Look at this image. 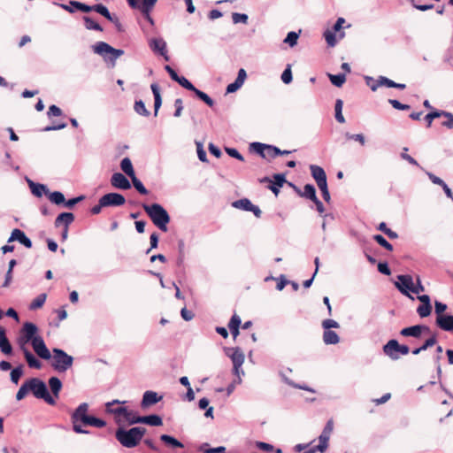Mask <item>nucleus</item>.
Returning <instances> with one entry per match:
<instances>
[{
  "label": "nucleus",
  "mask_w": 453,
  "mask_h": 453,
  "mask_svg": "<svg viewBox=\"0 0 453 453\" xmlns=\"http://www.w3.org/2000/svg\"><path fill=\"white\" fill-rule=\"evenodd\" d=\"M292 72H291V66L290 65H288L286 69L283 71L281 74V81L285 84H289L292 81Z\"/></svg>",
  "instance_id": "nucleus-62"
},
{
  "label": "nucleus",
  "mask_w": 453,
  "mask_h": 453,
  "mask_svg": "<svg viewBox=\"0 0 453 453\" xmlns=\"http://www.w3.org/2000/svg\"><path fill=\"white\" fill-rule=\"evenodd\" d=\"M28 392H30V385H29V380L27 379L23 382V384L18 390V392L16 394V399L18 401L24 399V397L27 395V394Z\"/></svg>",
  "instance_id": "nucleus-43"
},
{
  "label": "nucleus",
  "mask_w": 453,
  "mask_h": 453,
  "mask_svg": "<svg viewBox=\"0 0 453 453\" xmlns=\"http://www.w3.org/2000/svg\"><path fill=\"white\" fill-rule=\"evenodd\" d=\"M160 441L171 449L183 448L184 445L175 437L169 434H161Z\"/></svg>",
  "instance_id": "nucleus-29"
},
{
  "label": "nucleus",
  "mask_w": 453,
  "mask_h": 453,
  "mask_svg": "<svg viewBox=\"0 0 453 453\" xmlns=\"http://www.w3.org/2000/svg\"><path fill=\"white\" fill-rule=\"evenodd\" d=\"M330 81L335 87H342L346 81L345 73H338V74H328Z\"/></svg>",
  "instance_id": "nucleus-44"
},
{
  "label": "nucleus",
  "mask_w": 453,
  "mask_h": 453,
  "mask_svg": "<svg viewBox=\"0 0 453 453\" xmlns=\"http://www.w3.org/2000/svg\"><path fill=\"white\" fill-rule=\"evenodd\" d=\"M142 416L138 415L135 411L127 409V414H125L124 418L128 425L142 424Z\"/></svg>",
  "instance_id": "nucleus-39"
},
{
  "label": "nucleus",
  "mask_w": 453,
  "mask_h": 453,
  "mask_svg": "<svg viewBox=\"0 0 453 453\" xmlns=\"http://www.w3.org/2000/svg\"><path fill=\"white\" fill-rule=\"evenodd\" d=\"M22 375H23V365H19L17 367L12 369L11 373H10L11 381L15 385H18Z\"/></svg>",
  "instance_id": "nucleus-40"
},
{
  "label": "nucleus",
  "mask_w": 453,
  "mask_h": 453,
  "mask_svg": "<svg viewBox=\"0 0 453 453\" xmlns=\"http://www.w3.org/2000/svg\"><path fill=\"white\" fill-rule=\"evenodd\" d=\"M435 324L443 331L453 332V315L446 314L436 317Z\"/></svg>",
  "instance_id": "nucleus-24"
},
{
  "label": "nucleus",
  "mask_w": 453,
  "mask_h": 453,
  "mask_svg": "<svg viewBox=\"0 0 453 453\" xmlns=\"http://www.w3.org/2000/svg\"><path fill=\"white\" fill-rule=\"evenodd\" d=\"M423 332H430L429 326L426 325H414L404 327L400 331V334L404 337L420 338Z\"/></svg>",
  "instance_id": "nucleus-17"
},
{
  "label": "nucleus",
  "mask_w": 453,
  "mask_h": 453,
  "mask_svg": "<svg viewBox=\"0 0 453 453\" xmlns=\"http://www.w3.org/2000/svg\"><path fill=\"white\" fill-rule=\"evenodd\" d=\"M146 431V428L143 426L126 428L119 426L115 430V438L121 446L127 449H133L141 443Z\"/></svg>",
  "instance_id": "nucleus-2"
},
{
  "label": "nucleus",
  "mask_w": 453,
  "mask_h": 453,
  "mask_svg": "<svg viewBox=\"0 0 453 453\" xmlns=\"http://www.w3.org/2000/svg\"><path fill=\"white\" fill-rule=\"evenodd\" d=\"M334 422L332 419L328 420L321 433L319 436V444L313 447L319 452L324 453L328 448V441L330 439V435L333 432Z\"/></svg>",
  "instance_id": "nucleus-12"
},
{
  "label": "nucleus",
  "mask_w": 453,
  "mask_h": 453,
  "mask_svg": "<svg viewBox=\"0 0 453 453\" xmlns=\"http://www.w3.org/2000/svg\"><path fill=\"white\" fill-rule=\"evenodd\" d=\"M441 117V111H434L427 113L425 116V120L426 121V126L429 127L432 125V122L434 119Z\"/></svg>",
  "instance_id": "nucleus-63"
},
{
  "label": "nucleus",
  "mask_w": 453,
  "mask_h": 453,
  "mask_svg": "<svg viewBox=\"0 0 453 453\" xmlns=\"http://www.w3.org/2000/svg\"><path fill=\"white\" fill-rule=\"evenodd\" d=\"M51 358V366L58 372H65L73 366L74 360L73 356L59 348L52 349Z\"/></svg>",
  "instance_id": "nucleus-5"
},
{
  "label": "nucleus",
  "mask_w": 453,
  "mask_h": 453,
  "mask_svg": "<svg viewBox=\"0 0 453 453\" xmlns=\"http://www.w3.org/2000/svg\"><path fill=\"white\" fill-rule=\"evenodd\" d=\"M252 203L249 198H242L232 203V206L244 211H250Z\"/></svg>",
  "instance_id": "nucleus-37"
},
{
  "label": "nucleus",
  "mask_w": 453,
  "mask_h": 453,
  "mask_svg": "<svg viewBox=\"0 0 453 453\" xmlns=\"http://www.w3.org/2000/svg\"><path fill=\"white\" fill-rule=\"evenodd\" d=\"M89 405L87 403H81L72 413L71 422L73 431L76 434H88L89 430L84 429L83 426H88L90 416L88 414Z\"/></svg>",
  "instance_id": "nucleus-4"
},
{
  "label": "nucleus",
  "mask_w": 453,
  "mask_h": 453,
  "mask_svg": "<svg viewBox=\"0 0 453 453\" xmlns=\"http://www.w3.org/2000/svg\"><path fill=\"white\" fill-rule=\"evenodd\" d=\"M195 95L205 103L209 107H212L214 105V101L204 92L196 88V90L193 91Z\"/></svg>",
  "instance_id": "nucleus-46"
},
{
  "label": "nucleus",
  "mask_w": 453,
  "mask_h": 453,
  "mask_svg": "<svg viewBox=\"0 0 453 453\" xmlns=\"http://www.w3.org/2000/svg\"><path fill=\"white\" fill-rule=\"evenodd\" d=\"M397 281L395 282L396 288L403 294L413 299L410 295L411 292L413 279L409 274H400L397 276Z\"/></svg>",
  "instance_id": "nucleus-14"
},
{
  "label": "nucleus",
  "mask_w": 453,
  "mask_h": 453,
  "mask_svg": "<svg viewBox=\"0 0 453 453\" xmlns=\"http://www.w3.org/2000/svg\"><path fill=\"white\" fill-rule=\"evenodd\" d=\"M111 184L119 189L127 190L131 188V183L128 179L121 173H115L111 175Z\"/></svg>",
  "instance_id": "nucleus-20"
},
{
  "label": "nucleus",
  "mask_w": 453,
  "mask_h": 453,
  "mask_svg": "<svg viewBox=\"0 0 453 453\" xmlns=\"http://www.w3.org/2000/svg\"><path fill=\"white\" fill-rule=\"evenodd\" d=\"M75 4H81V2H78V1H75V0H71L69 1V4H59V3H54L55 5L62 8L63 10L68 12L69 13H73L75 12L76 9V6L73 5Z\"/></svg>",
  "instance_id": "nucleus-50"
},
{
  "label": "nucleus",
  "mask_w": 453,
  "mask_h": 453,
  "mask_svg": "<svg viewBox=\"0 0 453 453\" xmlns=\"http://www.w3.org/2000/svg\"><path fill=\"white\" fill-rule=\"evenodd\" d=\"M323 341L326 345L337 344L340 342V337L334 331L324 330Z\"/></svg>",
  "instance_id": "nucleus-34"
},
{
  "label": "nucleus",
  "mask_w": 453,
  "mask_h": 453,
  "mask_svg": "<svg viewBox=\"0 0 453 453\" xmlns=\"http://www.w3.org/2000/svg\"><path fill=\"white\" fill-rule=\"evenodd\" d=\"M132 184L137 192L141 195L146 196L149 194V190L144 187L143 183L134 175L131 178Z\"/></svg>",
  "instance_id": "nucleus-42"
},
{
  "label": "nucleus",
  "mask_w": 453,
  "mask_h": 453,
  "mask_svg": "<svg viewBox=\"0 0 453 453\" xmlns=\"http://www.w3.org/2000/svg\"><path fill=\"white\" fill-rule=\"evenodd\" d=\"M298 37V33L291 31L288 33L286 38L284 39V42L288 44L290 47H294L297 44Z\"/></svg>",
  "instance_id": "nucleus-49"
},
{
  "label": "nucleus",
  "mask_w": 453,
  "mask_h": 453,
  "mask_svg": "<svg viewBox=\"0 0 453 453\" xmlns=\"http://www.w3.org/2000/svg\"><path fill=\"white\" fill-rule=\"evenodd\" d=\"M120 168L130 179L135 175L133 164L129 157H124L121 160Z\"/></svg>",
  "instance_id": "nucleus-36"
},
{
  "label": "nucleus",
  "mask_w": 453,
  "mask_h": 453,
  "mask_svg": "<svg viewBox=\"0 0 453 453\" xmlns=\"http://www.w3.org/2000/svg\"><path fill=\"white\" fill-rule=\"evenodd\" d=\"M196 153H197V157H198L199 160L203 163L208 162L206 150L203 148V143H196Z\"/></svg>",
  "instance_id": "nucleus-58"
},
{
  "label": "nucleus",
  "mask_w": 453,
  "mask_h": 453,
  "mask_svg": "<svg viewBox=\"0 0 453 453\" xmlns=\"http://www.w3.org/2000/svg\"><path fill=\"white\" fill-rule=\"evenodd\" d=\"M184 249H185L184 241L183 240H180L178 242V253H179V256H178V258H177V265L178 266H180L183 264L184 257H185Z\"/></svg>",
  "instance_id": "nucleus-54"
},
{
  "label": "nucleus",
  "mask_w": 453,
  "mask_h": 453,
  "mask_svg": "<svg viewBox=\"0 0 453 453\" xmlns=\"http://www.w3.org/2000/svg\"><path fill=\"white\" fill-rule=\"evenodd\" d=\"M426 175L428 176L429 180L434 184L441 186V188L443 189L446 196L450 198L453 201V193L443 180H441L440 177L434 175V173H432L430 172H426Z\"/></svg>",
  "instance_id": "nucleus-26"
},
{
  "label": "nucleus",
  "mask_w": 453,
  "mask_h": 453,
  "mask_svg": "<svg viewBox=\"0 0 453 453\" xmlns=\"http://www.w3.org/2000/svg\"><path fill=\"white\" fill-rule=\"evenodd\" d=\"M30 392L37 399H42L50 405H55L56 400L50 394L47 384L39 378H30Z\"/></svg>",
  "instance_id": "nucleus-6"
},
{
  "label": "nucleus",
  "mask_w": 453,
  "mask_h": 453,
  "mask_svg": "<svg viewBox=\"0 0 453 453\" xmlns=\"http://www.w3.org/2000/svg\"><path fill=\"white\" fill-rule=\"evenodd\" d=\"M142 206L152 223L158 229L163 232H166L168 230L167 225L169 224L171 218L163 205L154 203L151 204L142 203Z\"/></svg>",
  "instance_id": "nucleus-3"
},
{
  "label": "nucleus",
  "mask_w": 453,
  "mask_h": 453,
  "mask_svg": "<svg viewBox=\"0 0 453 453\" xmlns=\"http://www.w3.org/2000/svg\"><path fill=\"white\" fill-rule=\"evenodd\" d=\"M383 352L391 360H398L401 355L409 354L410 348L405 344H400L395 339H391L383 346Z\"/></svg>",
  "instance_id": "nucleus-7"
},
{
  "label": "nucleus",
  "mask_w": 453,
  "mask_h": 453,
  "mask_svg": "<svg viewBox=\"0 0 453 453\" xmlns=\"http://www.w3.org/2000/svg\"><path fill=\"white\" fill-rule=\"evenodd\" d=\"M310 170H311V176L315 180L317 185L323 184L324 181L325 182L327 181L326 172L321 166H319L316 165H311Z\"/></svg>",
  "instance_id": "nucleus-27"
},
{
  "label": "nucleus",
  "mask_w": 453,
  "mask_h": 453,
  "mask_svg": "<svg viewBox=\"0 0 453 453\" xmlns=\"http://www.w3.org/2000/svg\"><path fill=\"white\" fill-rule=\"evenodd\" d=\"M262 183H269L268 188L274 194L278 195L280 193V187L276 186V183L273 182V180L269 177H264L260 180Z\"/></svg>",
  "instance_id": "nucleus-55"
},
{
  "label": "nucleus",
  "mask_w": 453,
  "mask_h": 453,
  "mask_svg": "<svg viewBox=\"0 0 453 453\" xmlns=\"http://www.w3.org/2000/svg\"><path fill=\"white\" fill-rule=\"evenodd\" d=\"M163 396L155 391L147 390L143 393L141 402V407L146 409L151 405L157 404L162 400Z\"/></svg>",
  "instance_id": "nucleus-19"
},
{
  "label": "nucleus",
  "mask_w": 453,
  "mask_h": 453,
  "mask_svg": "<svg viewBox=\"0 0 453 453\" xmlns=\"http://www.w3.org/2000/svg\"><path fill=\"white\" fill-rule=\"evenodd\" d=\"M373 240L379 244L380 245L381 247H383L384 249H386L388 251H392L393 250V245L391 243H389L384 236H382L381 234H374L373 235Z\"/></svg>",
  "instance_id": "nucleus-48"
},
{
  "label": "nucleus",
  "mask_w": 453,
  "mask_h": 453,
  "mask_svg": "<svg viewBox=\"0 0 453 453\" xmlns=\"http://www.w3.org/2000/svg\"><path fill=\"white\" fill-rule=\"evenodd\" d=\"M150 50L160 56H162L165 61H169L170 58L167 54L166 42L163 38H152L149 42Z\"/></svg>",
  "instance_id": "nucleus-15"
},
{
  "label": "nucleus",
  "mask_w": 453,
  "mask_h": 453,
  "mask_svg": "<svg viewBox=\"0 0 453 453\" xmlns=\"http://www.w3.org/2000/svg\"><path fill=\"white\" fill-rule=\"evenodd\" d=\"M17 345L19 348H27L31 344L35 353L43 360L51 359V352L46 346L43 338L39 334L38 326L30 321L23 323L16 338Z\"/></svg>",
  "instance_id": "nucleus-1"
},
{
  "label": "nucleus",
  "mask_w": 453,
  "mask_h": 453,
  "mask_svg": "<svg viewBox=\"0 0 453 453\" xmlns=\"http://www.w3.org/2000/svg\"><path fill=\"white\" fill-rule=\"evenodd\" d=\"M431 311L432 304H420L417 309V312L420 318L428 317L431 314Z\"/></svg>",
  "instance_id": "nucleus-53"
},
{
  "label": "nucleus",
  "mask_w": 453,
  "mask_h": 453,
  "mask_svg": "<svg viewBox=\"0 0 453 453\" xmlns=\"http://www.w3.org/2000/svg\"><path fill=\"white\" fill-rule=\"evenodd\" d=\"M0 350L6 356L13 353V348L6 336V329L2 326H0Z\"/></svg>",
  "instance_id": "nucleus-21"
},
{
  "label": "nucleus",
  "mask_w": 453,
  "mask_h": 453,
  "mask_svg": "<svg viewBox=\"0 0 453 453\" xmlns=\"http://www.w3.org/2000/svg\"><path fill=\"white\" fill-rule=\"evenodd\" d=\"M46 301V294H41L36 296L29 304L30 310H37L41 308Z\"/></svg>",
  "instance_id": "nucleus-45"
},
{
  "label": "nucleus",
  "mask_w": 453,
  "mask_h": 453,
  "mask_svg": "<svg viewBox=\"0 0 453 453\" xmlns=\"http://www.w3.org/2000/svg\"><path fill=\"white\" fill-rule=\"evenodd\" d=\"M441 116L446 119L441 122V126L448 128H453V114L448 111H441Z\"/></svg>",
  "instance_id": "nucleus-56"
},
{
  "label": "nucleus",
  "mask_w": 453,
  "mask_h": 453,
  "mask_svg": "<svg viewBox=\"0 0 453 453\" xmlns=\"http://www.w3.org/2000/svg\"><path fill=\"white\" fill-rule=\"evenodd\" d=\"M48 199L55 205L63 206L65 202V197L61 191H50Z\"/></svg>",
  "instance_id": "nucleus-31"
},
{
  "label": "nucleus",
  "mask_w": 453,
  "mask_h": 453,
  "mask_svg": "<svg viewBox=\"0 0 453 453\" xmlns=\"http://www.w3.org/2000/svg\"><path fill=\"white\" fill-rule=\"evenodd\" d=\"M94 53L97 55H104L105 53H112L115 62L124 54L123 50L115 49L104 42H98L92 46Z\"/></svg>",
  "instance_id": "nucleus-13"
},
{
  "label": "nucleus",
  "mask_w": 453,
  "mask_h": 453,
  "mask_svg": "<svg viewBox=\"0 0 453 453\" xmlns=\"http://www.w3.org/2000/svg\"><path fill=\"white\" fill-rule=\"evenodd\" d=\"M176 82H178L181 87L189 91L193 92L194 90H196V87L184 76H180L179 81H176Z\"/></svg>",
  "instance_id": "nucleus-59"
},
{
  "label": "nucleus",
  "mask_w": 453,
  "mask_h": 453,
  "mask_svg": "<svg viewBox=\"0 0 453 453\" xmlns=\"http://www.w3.org/2000/svg\"><path fill=\"white\" fill-rule=\"evenodd\" d=\"M280 377H281L282 380L286 384H288V386H290V387H292L294 388H298V389L305 390V391H308V392L315 393V390L313 388H310L309 386H307L305 384L296 383L295 381L290 380L288 377H287L282 372H280Z\"/></svg>",
  "instance_id": "nucleus-33"
},
{
  "label": "nucleus",
  "mask_w": 453,
  "mask_h": 453,
  "mask_svg": "<svg viewBox=\"0 0 453 453\" xmlns=\"http://www.w3.org/2000/svg\"><path fill=\"white\" fill-rule=\"evenodd\" d=\"M298 195L311 201L316 199L317 197L316 188L312 184H305L303 187V191L298 190Z\"/></svg>",
  "instance_id": "nucleus-35"
},
{
  "label": "nucleus",
  "mask_w": 453,
  "mask_h": 453,
  "mask_svg": "<svg viewBox=\"0 0 453 453\" xmlns=\"http://www.w3.org/2000/svg\"><path fill=\"white\" fill-rule=\"evenodd\" d=\"M74 5L76 6V9L78 11H81L82 12H96L100 15L104 16L109 21H117V16L112 15L109 12L108 8L103 4H97L95 5H88L86 4H75Z\"/></svg>",
  "instance_id": "nucleus-11"
},
{
  "label": "nucleus",
  "mask_w": 453,
  "mask_h": 453,
  "mask_svg": "<svg viewBox=\"0 0 453 453\" xmlns=\"http://www.w3.org/2000/svg\"><path fill=\"white\" fill-rule=\"evenodd\" d=\"M74 214L73 212H61L59 213L54 222L55 227H59L62 225L67 228L74 221Z\"/></svg>",
  "instance_id": "nucleus-25"
},
{
  "label": "nucleus",
  "mask_w": 453,
  "mask_h": 453,
  "mask_svg": "<svg viewBox=\"0 0 453 453\" xmlns=\"http://www.w3.org/2000/svg\"><path fill=\"white\" fill-rule=\"evenodd\" d=\"M48 385L52 393V396L54 398H58L59 393L63 388V383L61 380L56 376H52L49 379Z\"/></svg>",
  "instance_id": "nucleus-28"
},
{
  "label": "nucleus",
  "mask_w": 453,
  "mask_h": 453,
  "mask_svg": "<svg viewBox=\"0 0 453 453\" xmlns=\"http://www.w3.org/2000/svg\"><path fill=\"white\" fill-rule=\"evenodd\" d=\"M84 25L86 29L88 30H95L98 32L103 31V27L97 22L94 21L90 17L84 16L83 18Z\"/></svg>",
  "instance_id": "nucleus-41"
},
{
  "label": "nucleus",
  "mask_w": 453,
  "mask_h": 453,
  "mask_svg": "<svg viewBox=\"0 0 453 453\" xmlns=\"http://www.w3.org/2000/svg\"><path fill=\"white\" fill-rule=\"evenodd\" d=\"M324 37L328 46L334 47L336 44V37L334 32L326 30L324 33Z\"/></svg>",
  "instance_id": "nucleus-60"
},
{
  "label": "nucleus",
  "mask_w": 453,
  "mask_h": 453,
  "mask_svg": "<svg viewBox=\"0 0 453 453\" xmlns=\"http://www.w3.org/2000/svg\"><path fill=\"white\" fill-rule=\"evenodd\" d=\"M248 19H249L248 15L244 14V13L234 12L232 14V19L234 24H238V23L246 24L248 22Z\"/></svg>",
  "instance_id": "nucleus-61"
},
{
  "label": "nucleus",
  "mask_w": 453,
  "mask_h": 453,
  "mask_svg": "<svg viewBox=\"0 0 453 453\" xmlns=\"http://www.w3.org/2000/svg\"><path fill=\"white\" fill-rule=\"evenodd\" d=\"M27 184H28L31 193L35 197H42V195H45L48 196L50 189L48 188V187L46 185L35 182L28 178H27Z\"/></svg>",
  "instance_id": "nucleus-23"
},
{
  "label": "nucleus",
  "mask_w": 453,
  "mask_h": 453,
  "mask_svg": "<svg viewBox=\"0 0 453 453\" xmlns=\"http://www.w3.org/2000/svg\"><path fill=\"white\" fill-rule=\"evenodd\" d=\"M23 353L25 360L28 367L32 369H41L42 366V362L28 349V348H19Z\"/></svg>",
  "instance_id": "nucleus-22"
},
{
  "label": "nucleus",
  "mask_w": 453,
  "mask_h": 453,
  "mask_svg": "<svg viewBox=\"0 0 453 453\" xmlns=\"http://www.w3.org/2000/svg\"><path fill=\"white\" fill-rule=\"evenodd\" d=\"M198 449L203 453H226V447L219 446L211 448L207 442L202 443Z\"/></svg>",
  "instance_id": "nucleus-38"
},
{
  "label": "nucleus",
  "mask_w": 453,
  "mask_h": 453,
  "mask_svg": "<svg viewBox=\"0 0 453 453\" xmlns=\"http://www.w3.org/2000/svg\"><path fill=\"white\" fill-rule=\"evenodd\" d=\"M342 105H343L342 100L337 99L336 102H335L334 111H335V119L339 123H344L345 122V119H344V117L342 115Z\"/></svg>",
  "instance_id": "nucleus-47"
},
{
  "label": "nucleus",
  "mask_w": 453,
  "mask_h": 453,
  "mask_svg": "<svg viewBox=\"0 0 453 453\" xmlns=\"http://www.w3.org/2000/svg\"><path fill=\"white\" fill-rule=\"evenodd\" d=\"M250 150L261 157L271 160L281 154V150L269 143H250Z\"/></svg>",
  "instance_id": "nucleus-8"
},
{
  "label": "nucleus",
  "mask_w": 453,
  "mask_h": 453,
  "mask_svg": "<svg viewBox=\"0 0 453 453\" xmlns=\"http://www.w3.org/2000/svg\"><path fill=\"white\" fill-rule=\"evenodd\" d=\"M226 355L228 356L233 362V372L234 375L240 376V373L244 374L242 370V365L244 363V354L239 347L226 348Z\"/></svg>",
  "instance_id": "nucleus-9"
},
{
  "label": "nucleus",
  "mask_w": 453,
  "mask_h": 453,
  "mask_svg": "<svg viewBox=\"0 0 453 453\" xmlns=\"http://www.w3.org/2000/svg\"><path fill=\"white\" fill-rule=\"evenodd\" d=\"M128 4L134 9H140L144 18L154 25V20L150 16V12L155 6L157 0H127Z\"/></svg>",
  "instance_id": "nucleus-10"
},
{
  "label": "nucleus",
  "mask_w": 453,
  "mask_h": 453,
  "mask_svg": "<svg viewBox=\"0 0 453 453\" xmlns=\"http://www.w3.org/2000/svg\"><path fill=\"white\" fill-rule=\"evenodd\" d=\"M14 241L19 242L20 244H22L23 246H25L27 249H30L33 246V243H32V241L30 240V238H28L26 235L24 231H22L19 228L13 229L11 234V236L8 239V242H12Z\"/></svg>",
  "instance_id": "nucleus-18"
},
{
  "label": "nucleus",
  "mask_w": 453,
  "mask_h": 453,
  "mask_svg": "<svg viewBox=\"0 0 453 453\" xmlns=\"http://www.w3.org/2000/svg\"><path fill=\"white\" fill-rule=\"evenodd\" d=\"M84 199H85V196L83 195H81L79 196L73 197V198H70L67 200L65 199V202L64 203L63 207H65L68 209H73L77 203L83 201Z\"/></svg>",
  "instance_id": "nucleus-52"
},
{
  "label": "nucleus",
  "mask_w": 453,
  "mask_h": 453,
  "mask_svg": "<svg viewBox=\"0 0 453 453\" xmlns=\"http://www.w3.org/2000/svg\"><path fill=\"white\" fill-rule=\"evenodd\" d=\"M134 111L136 113L142 116H149L150 111L146 109L144 103L142 100L135 101L134 103Z\"/></svg>",
  "instance_id": "nucleus-51"
},
{
  "label": "nucleus",
  "mask_w": 453,
  "mask_h": 453,
  "mask_svg": "<svg viewBox=\"0 0 453 453\" xmlns=\"http://www.w3.org/2000/svg\"><path fill=\"white\" fill-rule=\"evenodd\" d=\"M88 426L97 427V428H102L106 426V422L102 418H99L96 416L91 415L90 418H89Z\"/></svg>",
  "instance_id": "nucleus-57"
},
{
  "label": "nucleus",
  "mask_w": 453,
  "mask_h": 453,
  "mask_svg": "<svg viewBox=\"0 0 453 453\" xmlns=\"http://www.w3.org/2000/svg\"><path fill=\"white\" fill-rule=\"evenodd\" d=\"M105 207H118L122 206L126 203V198L119 193H107L101 196Z\"/></svg>",
  "instance_id": "nucleus-16"
},
{
  "label": "nucleus",
  "mask_w": 453,
  "mask_h": 453,
  "mask_svg": "<svg viewBox=\"0 0 453 453\" xmlns=\"http://www.w3.org/2000/svg\"><path fill=\"white\" fill-rule=\"evenodd\" d=\"M141 420L142 424L149 425L151 426H159L163 424L162 418L157 414L142 416Z\"/></svg>",
  "instance_id": "nucleus-30"
},
{
  "label": "nucleus",
  "mask_w": 453,
  "mask_h": 453,
  "mask_svg": "<svg viewBox=\"0 0 453 453\" xmlns=\"http://www.w3.org/2000/svg\"><path fill=\"white\" fill-rule=\"evenodd\" d=\"M151 91L154 96V109H155V114L157 115V111L159 110L161 104H162V98L160 95V89L157 83H152L150 85Z\"/></svg>",
  "instance_id": "nucleus-32"
},
{
  "label": "nucleus",
  "mask_w": 453,
  "mask_h": 453,
  "mask_svg": "<svg viewBox=\"0 0 453 453\" xmlns=\"http://www.w3.org/2000/svg\"><path fill=\"white\" fill-rule=\"evenodd\" d=\"M241 324H242L241 318L238 315L234 314L232 316V318L230 319L227 326L229 329H235V328H240Z\"/></svg>",
  "instance_id": "nucleus-64"
}]
</instances>
